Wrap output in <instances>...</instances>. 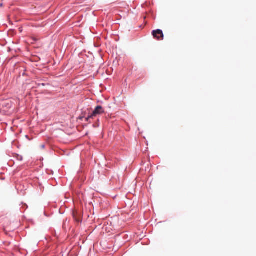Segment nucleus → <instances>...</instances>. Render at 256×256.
<instances>
[{
    "label": "nucleus",
    "instance_id": "obj_3",
    "mask_svg": "<svg viewBox=\"0 0 256 256\" xmlns=\"http://www.w3.org/2000/svg\"><path fill=\"white\" fill-rule=\"evenodd\" d=\"M77 214V213L76 212H73V217H74V220L77 222H80V218H78L76 216Z\"/></svg>",
    "mask_w": 256,
    "mask_h": 256
},
{
    "label": "nucleus",
    "instance_id": "obj_2",
    "mask_svg": "<svg viewBox=\"0 0 256 256\" xmlns=\"http://www.w3.org/2000/svg\"><path fill=\"white\" fill-rule=\"evenodd\" d=\"M153 36L158 40H164V34L162 31L160 30H153L152 32Z\"/></svg>",
    "mask_w": 256,
    "mask_h": 256
},
{
    "label": "nucleus",
    "instance_id": "obj_1",
    "mask_svg": "<svg viewBox=\"0 0 256 256\" xmlns=\"http://www.w3.org/2000/svg\"><path fill=\"white\" fill-rule=\"evenodd\" d=\"M104 113V110L102 106H96L94 112L88 118H86V121L88 122L90 118H93L98 115Z\"/></svg>",
    "mask_w": 256,
    "mask_h": 256
}]
</instances>
